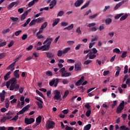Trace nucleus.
<instances>
[{
    "label": "nucleus",
    "mask_w": 130,
    "mask_h": 130,
    "mask_svg": "<svg viewBox=\"0 0 130 130\" xmlns=\"http://www.w3.org/2000/svg\"><path fill=\"white\" fill-rule=\"evenodd\" d=\"M9 82H10L11 85L9 87L10 91H18L19 88H20V85L16 84H17V79L16 78H12L10 80Z\"/></svg>",
    "instance_id": "obj_1"
},
{
    "label": "nucleus",
    "mask_w": 130,
    "mask_h": 130,
    "mask_svg": "<svg viewBox=\"0 0 130 130\" xmlns=\"http://www.w3.org/2000/svg\"><path fill=\"white\" fill-rule=\"evenodd\" d=\"M124 109V101H122L121 103L117 107L116 112L118 114L121 113L122 110Z\"/></svg>",
    "instance_id": "obj_2"
},
{
    "label": "nucleus",
    "mask_w": 130,
    "mask_h": 130,
    "mask_svg": "<svg viewBox=\"0 0 130 130\" xmlns=\"http://www.w3.org/2000/svg\"><path fill=\"white\" fill-rule=\"evenodd\" d=\"M55 126V123L53 121L48 120L46 122V127L47 129H50V128H53Z\"/></svg>",
    "instance_id": "obj_3"
},
{
    "label": "nucleus",
    "mask_w": 130,
    "mask_h": 130,
    "mask_svg": "<svg viewBox=\"0 0 130 130\" xmlns=\"http://www.w3.org/2000/svg\"><path fill=\"white\" fill-rule=\"evenodd\" d=\"M99 39V37L98 36H95L94 38L92 39L91 40V43L89 44V48H92L96 44L95 41H98Z\"/></svg>",
    "instance_id": "obj_4"
},
{
    "label": "nucleus",
    "mask_w": 130,
    "mask_h": 130,
    "mask_svg": "<svg viewBox=\"0 0 130 130\" xmlns=\"http://www.w3.org/2000/svg\"><path fill=\"white\" fill-rule=\"evenodd\" d=\"M53 93L54 94V96L53 97L54 99L55 100H59L60 98H61V95H60V92L58 90H55L53 91Z\"/></svg>",
    "instance_id": "obj_5"
},
{
    "label": "nucleus",
    "mask_w": 130,
    "mask_h": 130,
    "mask_svg": "<svg viewBox=\"0 0 130 130\" xmlns=\"http://www.w3.org/2000/svg\"><path fill=\"white\" fill-rule=\"evenodd\" d=\"M46 56L49 59H53L54 58V54L51 51L47 52Z\"/></svg>",
    "instance_id": "obj_6"
},
{
    "label": "nucleus",
    "mask_w": 130,
    "mask_h": 130,
    "mask_svg": "<svg viewBox=\"0 0 130 130\" xmlns=\"http://www.w3.org/2000/svg\"><path fill=\"white\" fill-rule=\"evenodd\" d=\"M53 41V39L52 38L49 37L44 42L43 44L47 43L48 45H51V43Z\"/></svg>",
    "instance_id": "obj_7"
},
{
    "label": "nucleus",
    "mask_w": 130,
    "mask_h": 130,
    "mask_svg": "<svg viewBox=\"0 0 130 130\" xmlns=\"http://www.w3.org/2000/svg\"><path fill=\"white\" fill-rule=\"evenodd\" d=\"M35 121V120L33 118H25V123L26 124H31V123H33Z\"/></svg>",
    "instance_id": "obj_8"
},
{
    "label": "nucleus",
    "mask_w": 130,
    "mask_h": 130,
    "mask_svg": "<svg viewBox=\"0 0 130 130\" xmlns=\"http://www.w3.org/2000/svg\"><path fill=\"white\" fill-rule=\"evenodd\" d=\"M5 97H6V91H5V90H3L2 91V92L0 93L1 101H2V102H4V101H5Z\"/></svg>",
    "instance_id": "obj_9"
},
{
    "label": "nucleus",
    "mask_w": 130,
    "mask_h": 130,
    "mask_svg": "<svg viewBox=\"0 0 130 130\" xmlns=\"http://www.w3.org/2000/svg\"><path fill=\"white\" fill-rule=\"evenodd\" d=\"M46 26H47V22H45L42 25L41 27L40 28L39 31L37 33H42L43 32V29L46 28Z\"/></svg>",
    "instance_id": "obj_10"
},
{
    "label": "nucleus",
    "mask_w": 130,
    "mask_h": 130,
    "mask_svg": "<svg viewBox=\"0 0 130 130\" xmlns=\"http://www.w3.org/2000/svg\"><path fill=\"white\" fill-rule=\"evenodd\" d=\"M83 3H84L83 0H77L75 2V3L74 4V6L76 8H78V7H80V6H81V5H82V4H83Z\"/></svg>",
    "instance_id": "obj_11"
},
{
    "label": "nucleus",
    "mask_w": 130,
    "mask_h": 130,
    "mask_svg": "<svg viewBox=\"0 0 130 130\" xmlns=\"http://www.w3.org/2000/svg\"><path fill=\"white\" fill-rule=\"evenodd\" d=\"M81 67H82V63L81 62L75 64V71H81Z\"/></svg>",
    "instance_id": "obj_12"
},
{
    "label": "nucleus",
    "mask_w": 130,
    "mask_h": 130,
    "mask_svg": "<svg viewBox=\"0 0 130 130\" xmlns=\"http://www.w3.org/2000/svg\"><path fill=\"white\" fill-rule=\"evenodd\" d=\"M13 113L11 111H8V112L6 114V118L9 120L13 118Z\"/></svg>",
    "instance_id": "obj_13"
},
{
    "label": "nucleus",
    "mask_w": 130,
    "mask_h": 130,
    "mask_svg": "<svg viewBox=\"0 0 130 130\" xmlns=\"http://www.w3.org/2000/svg\"><path fill=\"white\" fill-rule=\"evenodd\" d=\"M28 15V11H25L24 13L21 16L20 20L21 21H24L26 18H27V16Z\"/></svg>",
    "instance_id": "obj_14"
},
{
    "label": "nucleus",
    "mask_w": 130,
    "mask_h": 130,
    "mask_svg": "<svg viewBox=\"0 0 130 130\" xmlns=\"http://www.w3.org/2000/svg\"><path fill=\"white\" fill-rule=\"evenodd\" d=\"M55 5H56V0L52 1L50 3V9H53Z\"/></svg>",
    "instance_id": "obj_15"
},
{
    "label": "nucleus",
    "mask_w": 130,
    "mask_h": 130,
    "mask_svg": "<svg viewBox=\"0 0 130 130\" xmlns=\"http://www.w3.org/2000/svg\"><path fill=\"white\" fill-rule=\"evenodd\" d=\"M12 74L11 71L8 72L4 76V80L5 81H8L9 78H10V76Z\"/></svg>",
    "instance_id": "obj_16"
},
{
    "label": "nucleus",
    "mask_w": 130,
    "mask_h": 130,
    "mask_svg": "<svg viewBox=\"0 0 130 130\" xmlns=\"http://www.w3.org/2000/svg\"><path fill=\"white\" fill-rule=\"evenodd\" d=\"M124 4V1H122L118 4H117L114 7V10H117L118 8H120L121 6H122Z\"/></svg>",
    "instance_id": "obj_17"
},
{
    "label": "nucleus",
    "mask_w": 130,
    "mask_h": 130,
    "mask_svg": "<svg viewBox=\"0 0 130 130\" xmlns=\"http://www.w3.org/2000/svg\"><path fill=\"white\" fill-rule=\"evenodd\" d=\"M44 45H43V51H47L48 50H49V48H50V46L49 45H47V44H44Z\"/></svg>",
    "instance_id": "obj_18"
},
{
    "label": "nucleus",
    "mask_w": 130,
    "mask_h": 130,
    "mask_svg": "<svg viewBox=\"0 0 130 130\" xmlns=\"http://www.w3.org/2000/svg\"><path fill=\"white\" fill-rule=\"evenodd\" d=\"M15 5H18V2H13L11 3L8 7V10H11V9H12V8H13V7L15 6Z\"/></svg>",
    "instance_id": "obj_19"
},
{
    "label": "nucleus",
    "mask_w": 130,
    "mask_h": 130,
    "mask_svg": "<svg viewBox=\"0 0 130 130\" xmlns=\"http://www.w3.org/2000/svg\"><path fill=\"white\" fill-rule=\"evenodd\" d=\"M42 120V117H41V116H39L36 118V122L37 123V125H40V124Z\"/></svg>",
    "instance_id": "obj_20"
},
{
    "label": "nucleus",
    "mask_w": 130,
    "mask_h": 130,
    "mask_svg": "<svg viewBox=\"0 0 130 130\" xmlns=\"http://www.w3.org/2000/svg\"><path fill=\"white\" fill-rule=\"evenodd\" d=\"M92 52H90L88 54V55L89 56V59H93V58H95L96 57V55L95 54H93Z\"/></svg>",
    "instance_id": "obj_21"
},
{
    "label": "nucleus",
    "mask_w": 130,
    "mask_h": 130,
    "mask_svg": "<svg viewBox=\"0 0 130 130\" xmlns=\"http://www.w3.org/2000/svg\"><path fill=\"white\" fill-rule=\"evenodd\" d=\"M58 22H59V18H57L53 21L52 26L54 27V26H56L57 24H58Z\"/></svg>",
    "instance_id": "obj_22"
},
{
    "label": "nucleus",
    "mask_w": 130,
    "mask_h": 130,
    "mask_svg": "<svg viewBox=\"0 0 130 130\" xmlns=\"http://www.w3.org/2000/svg\"><path fill=\"white\" fill-rule=\"evenodd\" d=\"M61 77H70V76H71L72 75V73H69V72H67V73H62L61 74Z\"/></svg>",
    "instance_id": "obj_23"
},
{
    "label": "nucleus",
    "mask_w": 130,
    "mask_h": 130,
    "mask_svg": "<svg viewBox=\"0 0 130 130\" xmlns=\"http://www.w3.org/2000/svg\"><path fill=\"white\" fill-rule=\"evenodd\" d=\"M112 22V19L110 18H108L105 20L106 25H110V24Z\"/></svg>",
    "instance_id": "obj_24"
},
{
    "label": "nucleus",
    "mask_w": 130,
    "mask_h": 130,
    "mask_svg": "<svg viewBox=\"0 0 130 130\" xmlns=\"http://www.w3.org/2000/svg\"><path fill=\"white\" fill-rule=\"evenodd\" d=\"M89 5H90V1H88L84 5H83L82 7H81L80 10H84V9H86V8H87V7H89Z\"/></svg>",
    "instance_id": "obj_25"
},
{
    "label": "nucleus",
    "mask_w": 130,
    "mask_h": 130,
    "mask_svg": "<svg viewBox=\"0 0 130 130\" xmlns=\"http://www.w3.org/2000/svg\"><path fill=\"white\" fill-rule=\"evenodd\" d=\"M35 20L37 24H40V23H42V21H43V18L40 17Z\"/></svg>",
    "instance_id": "obj_26"
},
{
    "label": "nucleus",
    "mask_w": 130,
    "mask_h": 130,
    "mask_svg": "<svg viewBox=\"0 0 130 130\" xmlns=\"http://www.w3.org/2000/svg\"><path fill=\"white\" fill-rule=\"evenodd\" d=\"M128 17V14H125L124 15H122L121 18H120V21H123L126 19Z\"/></svg>",
    "instance_id": "obj_27"
},
{
    "label": "nucleus",
    "mask_w": 130,
    "mask_h": 130,
    "mask_svg": "<svg viewBox=\"0 0 130 130\" xmlns=\"http://www.w3.org/2000/svg\"><path fill=\"white\" fill-rule=\"evenodd\" d=\"M36 25V19H33L31 21V22H30V23L29 24V26L30 27L32 26H34Z\"/></svg>",
    "instance_id": "obj_28"
},
{
    "label": "nucleus",
    "mask_w": 130,
    "mask_h": 130,
    "mask_svg": "<svg viewBox=\"0 0 130 130\" xmlns=\"http://www.w3.org/2000/svg\"><path fill=\"white\" fill-rule=\"evenodd\" d=\"M30 21H31V19L30 18H28L26 22L22 25V27H26L27 25H28V24H29V23H30Z\"/></svg>",
    "instance_id": "obj_29"
},
{
    "label": "nucleus",
    "mask_w": 130,
    "mask_h": 130,
    "mask_svg": "<svg viewBox=\"0 0 130 130\" xmlns=\"http://www.w3.org/2000/svg\"><path fill=\"white\" fill-rule=\"evenodd\" d=\"M15 65H16V61L13 62L6 69L7 70H11V69H13V68H14Z\"/></svg>",
    "instance_id": "obj_30"
},
{
    "label": "nucleus",
    "mask_w": 130,
    "mask_h": 130,
    "mask_svg": "<svg viewBox=\"0 0 130 130\" xmlns=\"http://www.w3.org/2000/svg\"><path fill=\"white\" fill-rule=\"evenodd\" d=\"M69 94H70V91H69V90H66L64 93L63 96H62V99H66V98L68 97Z\"/></svg>",
    "instance_id": "obj_31"
},
{
    "label": "nucleus",
    "mask_w": 130,
    "mask_h": 130,
    "mask_svg": "<svg viewBox=\"0 0 130 130\" xmlns=\"http://www.w3.org/2000/svg\"><path fill=\"white\" fill-rule=\"evenodd\" d=\"M74 28V24H71V25H69V26H67L64 28V30H72Z\"/></svg>",
    "instance_id": "obj_32"
},
{
    "label": "nucleus",
    "mask_w": 130,
    "mask_h": 130,
    "mask_svg": "<svg viewBox=\"0 0 130 130\" xmlns=\"http://www.w3.org/2000/svg\"><path fill=\"white\" fill-rule=\"evenodd\" d=\"M91 124H88L84 127L83 130H90V128H91Z\"/></svg>",
    "instance_id": "obj_33"
},
{
    "label": "nucleus",
    "mask_w": 130,
    "mask_h": 130,
    "mask_svg": "<svg viewBox=\"0 0 130 130\" xmlns=\"http://www.w3.org/2000/svg\"><path fill=\"white\" fill-rule=\"evenodd\" d=\"M119 130H129L128 127H127L125 125H122L120 127Z\"/></svg>",
    "instance_id": "obj_34"
},
{
    "label": "nucleus",
    "mask_w": 130,
    "mask_h": 130,
    "mask_svg": "<svg viewBox=\"0 0 130 130\" xmlns=\"http://www.w3.org/2000/svg\"><path fill=\"white\" fill-rule=\"evenodd\" d=\"M7 120H8V119H7L6 117L4 116L1 119L0 121L2 123H4L6 122V121H7Z\"/></svg>",
    "instance_id": "obj_35"
},
{
    "label": "nucleus",
    "mask_w": 130,
    "mask_h": 130,
    "mask_svg": "<svg viewBox=\"0 0 130 130\" xmlns=\"http://www.w3.org/2000/svg\"><path fill=\"white\" fill-rule=\"evenodd\" d=\"M69 50H71V48L68 47L63 50V54H66V53H68L69 52Z\"/></svg>",
    "instance_id": "obj_36"
},
{
    "label": "nucleus",
    "mask_w": 130,
    "mask_h": 130,
    "mask_svg": "<svg viewBox=\"0 0 130 130\" xmlns=\"http://www.w3.org/2000/svg\"><path fill=\"white\" fill-rule=\"evenodd\" d=\"M36 36L37 37H38V39H43V38H44V37L40 35V33H37Z\"/></svg>",
    "instance_id": "obj_37"
},
{
    "label": "nucleus",
    "mask_w": 130,
    "mask_h": 130,
    "mask_svg": "<svg viewBox=\"0 0 130 130\" xmlns=\"http://www.w3.org/2000/svg\"><path fill=\"white\" fill-rule=\"evenodd\" d=\"M63 14H64V12H63V11H60L57 14V17H62V16H63Z\"/></svg>",
    "instance_id": "obj_38"
},
{
    "label": "nucleus",
    "mask_w": 130,
    "mask_h": 130,
    "mask_svg": "<svg viewBox=\"0 0 130 130\" xmlns=\"http://www.w3.org/2000/svg\"><path fill=\"white\" fill-rule=\"evenodd\" d=\"M113 52L114 53H118V54L120 52V50L117 48H116L113 50Z\"/></svg>",
    "instance_id": "obj_39"
},
{
    "label": "nucleus",
    "mask_w": 130,
    "mask_h": 130,
    "mask_svg": "<svg viewBox=\"0 0 130 130\" xmlns=\"http://www.w3.org/2000/svg\"><path fill=\"white\" fill-rule=\"evenodd\" d=\"M95 26H96V23H88L87 25L89 28H91V27H95Z\"/></svg>",
    "instance_id": "obj_40"
},
{
    "label": "nucleus",
    "mask_w": 130,
    "mask_h": 130,
    "mask_svg": "<svg viewBox=\"0 0 130 130\" xmlns=\"http://www.w3.org/2000/svg\"><path fill=\"white\" fill-rule=\"evenodd\" d=\"M36 105L38 106L39 108H41V109L43 108V106L42 105V103H39V102H36Z\"/></svg>",
    "instance_id": "obj_41"
},
{
    "label": "nucleus",
    "mask_w": 130,
    "mask_h": 130,
    "mask_svg": "<svg viewBox=\"0 0 130 130\" xmlns=\"http://www.w3.org/2000/svg\"><path fill=\"white\" fill-rule=\"evenodd\" d=\"M121 16H123V13H121L120 14H118V15H116L115 16V20H118V19H119V18H120V17H121Z\"/></svg>",
    "instance_id": "obj_42"
},
{
    "label": "nucleus",
    "mask_w": 130,
    "mask_h": 130,
    "mask_svg": "<svg viewBox=\"0 0 130 130\" xmlns=\"http://www.w3.org/2000/svg\"><path fill=\"white\" fill-rule=\"evenodd\" d=\"M55 84H54V87H57V85L58 84V83H59V79L58 78L55 79Z\"/></svg>",
    "instance_id": "obj_43"
},
{
    "label": "nucleus",
    "mask_w": 130,
    "mask_h": 130,
    "mask_svg": "<svg viewBox=\"0 0 130 130\" xmlns=\"http://www.w3.org/2000/svg\"><path fill=\"white\" fill-rule=\"evenodd\" d=\"M55 84V79H53L52 81L49 82L50 86H53Z\"/></svg>",
    "instance_id": "obj_44"
},
{
    "label": "nucleus",
    "mask_w": 130,
    "mask_h": 130,
    "mask_svg": "<svg viewBox=\"0 0 130 130\" xmlns=\"http://www.w3.org/2000/svg\"><path fill=\"white\" fill-rule=\"evenodd\" d=\"M127 72H128V66L126 65L124 67V74H127Z\"/></svg>",
    "instance_id": "obj_45"
},
{
    "label": "nucleus",
    "mask_w": 130,
    "mask_h": 130,
    "mask_svg": "<svg viewBox=\"0 0 130 130\" xmlns=\"http://www.w3.org/2000/svg\"><path fill=\"white\" fill-rule=\"evenodd\" d=\"M46 75H47L48 77H51V76H52V72L50 71H48L46 72Z\"/></svg>",
    "instance_id": "obj_46"
},
{
    "label": "nucleus",
    "mask_w": 130,
    "mask_h": 130,
    "mask_svg": "<svg viewBox=\"0 0 130 130\" xmlns=\"http://www.w3.org/2000/svg\"><path fill=\"white\" fill-rule=\"evenodd\" d=\"M62 54H63V51H61V50H59L58 51V53H57V56H61V55H62Z\"/></svg>",
    "instance_id": "obj_47"
},
{
    "label": "nucleus",
    "mask_w": 130,
    "mask_h": 130,
    "mask_svg": "<svg viewBox=\"0 0 130 130\" xmlns=\"http://www.w3.org/2000/svg\"><path fill=\"white\" fill-rule=\"evenodd\" d=\"M110 9V6H105L104 9L103 10V13H105L107 10Z\"/></svg>",
    "instance_id": "obj_48"
},
{
    "label": "nucleus",
    "mask_w": 130,
    "mask_h": 130,
    "mask_svg": "<svg viewBox=\"0 0 130 130\" xmlns=\"http://www.w3.org/2000/svg\"><path fill=\"white\" fill-rule=\"evenodd\" d=\"M98 16V14H94L93 15H91L89 16L88 18L90 19V20H92V19H94V18H96Z\"/></svg>",
    "instance_id": "obj_49"
},
{
    "label": "nucleus",
    "mask_w": 130,
    "mask_h": 130,
    "mask_svg": "<svg viewBox=\"0 0 130 130\" xmlns=\"http://www.w3.org/2000/svg\"><path fill=\"white\" fill-rule=\"evenodd\" d=\"M35 4V2L33 1H31L28 3V7L29 8H31L32 6H34V4Z\"/></svg>",
    "instance_id": "obj_50"
},
{
    "label": "nucleus",
    "mask_w": 130,
    "mask_h": 130,
    "mask_svg": "<svg viewBox=\"0 0 130 130\" xmlns=\"http://www.w3.org/2000/svg\"><path fill=\"white\" fill-rule=\"evenodd\" d=\"M74 128H73V127L69 126L68 125H66V127H65V130H73Z\"/></svg>",
    "instance_id": "obj_51"
},
{
    "label": "nucleus",
    "mask_w": 130,
    "mask_h": 130,
    "mask_svg": "<svg viewBox=\"0 0 130 130\" xmlns=\"http://www.w3.org/2000/svg\"><path fill=\"white\" fill-rule=\"evenodd\" d=\"M126 53H127V51H124L122 53V55L121 56L122 58H124V57H126Z\"/></svg>",
    "instance_id": "obj_52"
},
{
    "label": "nucleus",
    "mask_w": 130,
    "mask_h": 130,
    "mask_svg": "<svg viewBox=\"0 0 130 130\" xmlns=\"http://www.w3.org/2000/svg\"><path fill=\"white\" fill-rule=\"evenodd\" d=\"M90 115H91V110H87L86 113V115L87 117H89V116H90Z\"/></svg>",
    "instance_id": "obj_53"
},
{
    "label": "nucleus",
    "mask_w": 130,
    "mask_h": 130,
    "mask_svg": "<svg viewBox=\"0 0 130 130\" xmlns=\"http://www.w3.org/2000/svg\"><path fill=\"white\" fill-rule=\"evenodd\" d=\"M10 19L13 21V22H16V21H18L19 20V18L18 17H10Z\"/></svg>",
    "instance_id": "obj_54"
},
{
    "label": "nucleus",
    "mask_w": 130,
    "mask_h": 130,
    "mask_svg": "<svg viewBox=\"0 0 130 130\" xmlns=\"http://www.w3.org/2000/svg\"><path fill=\"white\" fill-rule=\"evenodd\" d=\"M91 62H92V60H87L84 61V63L85 64H86V66H87V64H89V63H91Z\"/></svg>",
    "instance_id": "obj_55"
},
{
    "label": "nucleus",
    "mask_w": 130,
    "mask_h": 130,
    "mask_svg": "<svg viewBox=\"0 0 130 130\" xmlns=\"http://www.w3.org/2000/svg\"><path fill=\"white\" fill-rule=\"evenodd\" d=\"M5 45H7V42L0 43V47H3V46H5Z\"/></svg>",
    "instance_id": "obj_56"
},
{
    "label": "nucleus",
    "mask_w": 130,
    "mask_h": 130,
    "mask_svg": "<svg viewBox=\"0 0 130 130\" xmlns=\"http://www.w3.org/2000/svg\"><path fill=\"white\" fill-rule=\"evenodd\" d=\"M30 108V105H27V106H26L25 107H24L22 110H24V111H26V110H28V109H29Z\"/></svg>",
    "instance_id": "obj_57"
},
{
    "label": "nucleus",
    "mask_w": 130,
    "mask_h": 130,
    "mask_svg": "<svg viewBox=\"0 0 130 130\" xmlns=\"http://www.w3.org/2000/svg\"><path fill=\"white\" fill-rule=\"evenodd\" d=\"M32 48H33V45H31L29 47L26 48V50H27V51H29V50H31Z\"/></svg>",
    "instance_id": "obj_58"
},
{
    "label": "nucleus",
    "mask_w": 130,
    "mask_h": 130,
    "mask_svg": "<svg viewBox=\"0 0 130 130\" xmlns=\"http://www.w3.org/2000/svg\"><path fill=\"white\" fill-rule=\"evenodd\" d=\"M18 117H19V116L16 115L14 117H13L12 119H11V120L16 121V120H18Z\"/></svg>",
    "instance_id": "obj_59"
},
{
    "label": "nucleus",
    "mask_w": 130,
    "mask_h": 130,
    "mask_svg": "<svg viewBox=\"0 0 130 130\" xmlns=\"http://www.w3.org/2000/svg\"><path fill=\"white\" fill-rule=\"evenodd\" d=\"M117 104V101H113V104L112 105V108H114L115 107V106Z\"/></svg>",
    "instance_id": "obj_60"
},
{
    "label": "nucleus",
    "mask_w": 130,
    "mask_h": 130,
    "mask_svg": "<svg viewBox=\"0 0 130 130\" xmlns=\"http://www.w3.org/2000/svg\"><path fill=\"white\" fill-rule=\"evenodd\" d=\"M61 25L63 27H67V26H69V23L67 22H61Z\"/></svg>",
    "instance_id": "obj_61"
},
{
    "label": "nucleus",
    "mask_w": 130,
    "mask_h": 130,
    "mask_svg": "<svg viewBox=\"0 0 130 130\" xmlns=\"http://www.w3.org/2000/svg\"><path fill=\"white\" fill-rule=\"evenodd\" d=\"M35 98L38 100V101H40V103H43V101H42L40 98L38 96H36Z\"/></svg>",
    "instance_id": "obj_62"
},
{
    "label": "nucleus",
    "mask_w": 130,
    "mask_h": 130,
    "mask_svg": "<svg viewBox=\"0 0 130 130\" xmlns=\"http://www.w3.org/2000/svg\"><path fill=\"white\" fill-rule=\"evenodd\" d=\"M110 72L109 71H104L103 73V76H107V75H108L109 74Z\"/></svg>",
    "instance_id": "obj_63"
},
{
    "label": "nucleus",
    "mask_w": 130,
    "mask_h": 130,
    "mask_svg": "<svg viewBox=\"0 0 130 130\" xmlns=\"http://www.w3.org/2000/svg\"><path fill=\"white\" fill-rule=\"evenodd\" d=\"M62 112L63 113V114H68L69 113V110H64L62 111Z\"/></svg>",
    "instance_id": "obj_64"
}]
</instances>
